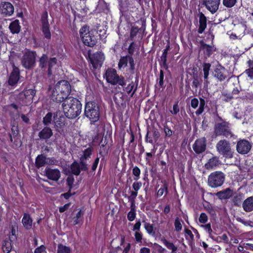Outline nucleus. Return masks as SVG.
Instances as JSON below:
<instances>
[{
    "instance_id": "f257e3e1",
    "label": "nucleus",
    "mask_w": 253,
    "mask_h": 253,
    "mask_svg": "<svg viewBox=\"0 0 253 253\" xmlns=\"http://www.w3.org/2000/svg\"><path fill=\"white\" fill-rule=\"evenodd\" d=\"M71 85L69 83L65 80L58 82L53 87H50L49 93L54 101L62 102L69 94L71 91Z\"/></svg>"
},
{
    "instance_id": "f03ea898",
    "label": "nucleus",
    "mask_w": 253,
    "mask_h": 253,
    "mask_svg": "<svg viewBox=\"0 0 253 253\" xmlns=\"http://www.w3.org/2000/svg\"><path fill=\"white\" fill-rule=\"evenodd\" d=\"M62 107L65 116L69 119H75L82 112V104L76 98L69 97L62 103Z\"/></svg>"
},
{
    "instance_id": "7ed1b4c3",
    "label": "nucleus",
    "mask_w": 253,
    "mask_h": 253,
    "mask_svg": "<svg viewBox=\"0 0 253 253\" xmlns=\"http://www.w3.org/2000/svg\"><path fill=\"white\" fill-rule=\"evenodd\" d=\"M84 114L90 120L91 123H95L98 121L100 116L98 105L94 102L86 103L84 109Z\"/></svg>"
},
{
    "instance_id": "20e7f679",
    "label": "nucleus",
    "mask_w": 253,
    "mask_h": 253,
    "mask_svg": "<svg viewBox=\"0 0 253 253\" xmlns=\"http://www.w3.org/2000/svg\"><path fill=\"white\" fill-rule=\"evenodd\" d=\"M216 149L219 154L225 158L231 159L233 157L234 151L230 143L226 140H220L216 145Z\"/></svg>"
},
{
    "instance_id": "39448f33",
    "label": "nucleus",
    "mask_w": 253,
    "mask_h": 253,
    "mask_svg": "<svg viewBox=\"0 0 253 253\" xmlns=\"http://www.w3.org/2000/svg\"><path fill=\"white\" fill-rule=\"evenodd\" d=\"M225 180V175L221 171L213 172L208 177V183L211 188H217L221 186Z\"/></svg>"
},
{
    "instance_id": "423d86ee",
    "label": "nucleus",
    "mask_w": 253,
    "mask_h": 253,
    "mask_svg": "<svg viewBox=\"0 0 253 253\" xmlns=\"http://www.w3.org/2000/svg\"><path fill=\"white\" fill-rule=\"evenodd\" d=\"M80 34L84 44L89 46H92L95 44L96 38L92 36L87 26H84L80 29Z\"/></svg>"
},
{
    "instance_id": "0eeeda50",
    "label": "nucleus",
    "mask_w": 253,
    "mask_h": 253,
    "mask_svg": "<svg viewBox=\"0 0 253 253\" xmlns=\"http://www.w3.org/2000/svg\"><path fill=\"white\" fill-rule=\"evenodd\" d=\"M105 76L108 83L114 85L118 84L122 86L125 84L124 79L117 75V71L114 69H108L106 71Z\"/></svg>"
},
{
    "instance_id": "6e6552de",
    "label": "nucleus",
    "mask_w": 253,
    "mask_h": 253,
    "mask_svg": "<svg viewBox=\"0 0 253 253\" xmlns=\"http://www.w3.org/2000/svg\"><path fill=\"white\" fill-rule=\"evenodd\" d=\"M214 133L216 136L223 135L226 137L232 136L229 124L226 122L216 124L214 126Z\"/></svg>"
},
{
    "instance_id": "1a4fd4ad",
    "label": "nucleus",
    "mask_w": 253,
    "mask_h": 253,
    "mask_svg": "<svg viewBox=\"0 0 253 253\" xmlns=\"http://www.w3.org/2000/svg\"><path fill=\"white\" fill-rule=\"evenodd\" d=\"M36 54L33 51H28L26 52L21 60L23 66L26 69H31L35 65Z\"/></svg>"
},
{
    "instance_id": "9d476101",
    "label": "nucleus",
    "mask_w": 253,
    "mask_h": 253,
    "mask_svg": "<svg viewBox=\"0 0 253 253\" xmlns=\"http://www.w3.org/2000/svg\"><path fill=\"white\" fill-rule=\"evenodd\" d=\"M88 57L90 63L94 69L101 67L105 58L104 54L101 52H97L93 54L89 52Z\"/></svg>"
},
{
    "instance_id": "9b49d317",
    "label": "nucleus",
    "mask_w": 253,
    "mask_h": 253,
    "mask_svg": "<svg viewBox=\"0 0 253 253\" xmlns=\"http://www.w3.org/2000/svg\"><path fill=\"white\" fill-rule=\"evenodd\" d=\"M252 145L251 142L246 139H240L236 145V150L240 154H248L251 150Z\"/></svg>"
},
{
    "instance_id": "f8f14e48",
    "label": "nucleus",
    "mask_w": 253,
    "mask_h": 253,
    "mask_svg": "<svg viewBox=\"0 0 253 253\" xmlns=\"http://www.w3.org/2000/svg\"><path fill=\"white\" fill-rule=\"evenodd\" d=\"M13 59L14 55H11L10 56V61L13 64V71L10 75L8 83L12 86L16 84L19 79V71L18 68L15 66L13 63Z\"/></svg>"
},
{
    "instance_id": "ddd939ff",
    "label": "nucleus",
    "mask_w": 253,
    "mask_h": 253,
    "mask_svg": "<svg viewBox=\"0 0 253 253\" xmlns=\"http://www.w3.org/2000/svg\"><path fill=\"white\" fill-rule=\"evenodd\" d=\"M134 63L132 57L130 56H126L122 57L118 64V67L122 70L126 67H129V70L133 71L134 69Z\"/></svg>"
},
{
    "instance_id": "4468645a",
    "label": "nucleus",
    "mask_w": 253,
    "mask_h": 253,
    "mask_svg": "<svg viewBox=\"0 0 253 253\" xmlns=\"http://www.w3.org/2000/svg\"><path fill=\"white\" fill-rule=\"evenodd\" d=\"M206 146V139L205 137H202L195 141L193 149L197 154H200L205 151Z\"/></svg>"
},
{
    "instance_id": "2eb2a0df",
    "label": "nucleus",
    "mask_w": 253,
    "mask_h": 253,
    "mask_svg": "<svg viewBox=\"0 0 253 253\" xmlns=\"http://www.w3.org/2000/svg\"><path fill=\"white\" fill-rule=\"evenodd\" d=\"M35 94V90L32 89H26L20 93V97L23 99V104L27 105L32 101Z\"/></svg>"
},
{
    "instance_id": "dca6fc26",
    "label": "nucleus",
    "mask_w": 253,
    "mask_h": 253,
    "mask_svg": "<svg viewBox=\"0 0 253 253\" xmlns=\"http://www.w3.org/2000/svg\"><path fill=\"white\" fill-rule=\"evenodd\" d=\"M220 0H205L203 4L211 13H214L218 9Z\"/></svg>"
},
{
    "instance_id": "f3484780",
    "label": "nucleus",
    "mask_w": 253,
    "mask_h": 253,
    "mask_svg": "<svg viewBox=\"0 0 253 253\" xmlns=\"http://www.w3.org/2000/svg\"><path fill=\"white\" fill-rule=\"evenodd\" d=\"M1 13L5 16H10L14 12V7L11 3L8 2H2L0 6Z\"/></svg>"
},
{
    "instance_id": "a211bd4d",
    "label": "nucleus",
    "mask_w": 253,
    "mask_h": 253,
    "mask_svg": "<svg viewBox=\"0 0 253 253\" xmlns=\"http://www.w3.org/2000/svg\"><path fill=\"white\" fill-rule=\"evenodd\" d=\"M47 18V14L46 12L42 17V31L44 37L46 39H50L51 37V34Z\"/></svg>"
},
{
    "instance_id": "6ab92c4d",
    "label": "nucleus",
    "mask_w": 253,
    "mask_h": 253,
    "mask_svg": "<svg viewBox=\"0 0 253 253\" xmlns=\"http://www.w3.org/2000/svg\"><path fill=\"white\" fill-rule=\"evenodd\" d=\"M227 73L226 69L220 65L217 66L214 70V77L220 81H223L226 78Z\"/></svg>"
},
{
    "instance_id": "aec40b11",
    "label": "nucleus",
    "mask_w": 253,
    "mask_h": 253,
    "mask_svg": "<svg viewBox=\"0 0 253 253\" xmlns=\"http://www.w3.org/2000/svg\"><path fill=\"white\" fill-rule=\"evenodd\" d=\"M45 173L48 178L52 180L57 181L60 177V172L57 169H46Z\"/></svg>"
},
{
    "instance_id": "412c9836",
    "label": "nucleus",
    "mask_w": 253,
    "mask_h": 253,
    "mask_svg": "<svg viewBox=\"0 0 253 253\" xmlns=\"http://www.w3.org/2000/svg\"><path fill=\"white\" fill-rule=\"evenodd\" d=\"M92 153V148L88 147L85 149L83 152V155L80 158V163L81 165V169L86 170L87 169V165L85 163L84 160L90 157Z\"/></svg>"
},
{
    "instance_id": "4be33fe9",
    "label": "nucleus",
    "mask_w": 253,
    "mask_h": 253,
    "mask_svg": "<svg viewBox=\"0 0 253 253\" xmlns=\"http://www.w3.org/2000/svg\"><path fill=\"white\" fill-rule=\"evenodd\" d=\"M243 210L246 212H251L253 211V196L247 198L242 204Z\"/></svg>"
},
{
    "instance_id": "5701e85b",
    "label": "nucleus",
    "mask_w": 253,
    "mask_h": 253,
    "mask_svg": "<svg viewBox=\"0 0 253 253\" xmlns=\"http://www.w3.org/2000/svg\"><path fill=\"white\" fill-rule=\"evenodd\" d=\"M233 194V190L228 188L217 192L216 195L220 199H227L230 198Z\"/></svg>"
},
{
    "instance_id": "b1692460",
    "label": "nucleus",
    "mask_w": 253,
    "mask_h": 253,
    "mask_svg": "<svg viewBox=\"0 0 253 253\" xmlns=\"http://www.w3.org/2000/svg\"><path fill=\"white\" fill-rule=\"evenodd\" d=\"M53 135L52 129L48 127L43 128L39 133V136L41 139H47Z\"/></svg>"
},
{
    "instance_id": "393cba45",
    "label": "nucleus",
    "mask_w": 253,
    "mask_h": 253,
    "mask_svg": "<svg viewBox=\"0 0 253 253\" xmlns=\"http://www.w3.org/2000/svg\"><path fill=\"white\" fill-rule=\"evenodd\" d=\"M220 165V162L217 157H214L210 159L208 162L205 164V168L208 169H212Z\"/></svg>"
},
{
    "instance_id": "a878e982",
    "label": "nucleus",
    "mask_w": 253,
    "mask_h": 253,
    "mask_svg": "<svg viewBox=\"0 0 253 253\" xmlns=\"http://www.w3.org/2000/svg\"><path fill=\"white\" fill-rule=\"evenodd\" d=\"M49 160L44 156L39 155L36 160V165L37 168H40L44 166L45 164L49 163Z\"/></svg>"
},
{
    "instance_id": "bb28decb",
    "label": "nucleus",
    "mask_w": 253,
    "mask_h": 253,
    "mask_svg": "<svg viewBox=\"0 0 253 253\" xmlns=\"http://www.w3.org/2000/svg\"><path fill=\"white\" fill-rule=\"evenodd\" d=\"M22 222L24 226L27 229H30L32 228V219H31L30 216L27 214L25 213L24 216L22 220Z\"/></svg>"
},
{
    "instance_id": "cd10ccee",
    "label": "nucleus",
    "mask_w": 253,
    "mask_h": 253,
    "mask_svg": "<svg viewBox=\"0 0 253 253\" xmlns=\"http://www.w3.org/2000/svg\"><path fill=\"white\" fill-rule=\"evenodd\" d=\"M9 28L12 34H17L19 33L21 27L19 25V20H15L12 22L9 26Z\"/></svg>"
},
{
    "instance_id": "c85d7f7f",
    "label": "nucleus",
    "mask_w": 253,
    "mask_h": 253,
    "mask_svg": "<svg viewBox=\"0 0 253 253\" xmlns=\"http://www.w3.org/2000/svg\"><path fill=\"white\" fill-rule=\"evenodd\" d=\"M246 27L243 24H239L237 25L235 28L236 33L238 35L239 39H241L245 35Z\"/></svg>"
},
{
    "instance_id": "c756f323",
    "label": "nucleus",
    "mask_w": 253,
    "mask_h": 253,
    "mask_svg": "<svg viewBox=\"0 0 253 253\" xmlns=\"http://www.w3.org/2000/svg\"><path fill=\"white\" fill-rule=\"evenodd\" d=\"M199 23L200 26L198 32L200 34H202L207 27V20L203 14H202L200 16Z\"/></svg>"
},
{
    "instance_id": "7c9ffc66",
    "label": "nucleus",
    "mask_w": 253,
    "mask_h": 253,
    "mask_svg": "<svg viewBox=\"0 0 253 253\" xmlns=\"http://www.w3.org/2000/svg\"><path fill=\"white\" fill-rule=\"evenodd\" d=\"M11 241H4L2 244V249L5 253H9L12 250Z\"/></svg>"
},
{
    "instance_id": "2f4dec72",
    "label": "nucleus",
    "mask_w": 253,
    "mask_h": 253,
    "mask_svg": "<svg viewBox=\"0 0 253 253\" xmlns=\"http://www.w3.org/2000/svg\"><path fill=\"white\" fill-rule=\"evenodd\" d=\"M203 72H204V77L205 80V82L208 84V78L209 74V71L211 68V64L210 63H205L203 65Z\"/></svg>"
},
{
    "instance_id": "473e14b6",
    "label": "nucleus",
    "mask_w": 253,
    "mask_h": 253,
    "mask_svg": "<svg viewBox=\"0 0 253 253\" xmlns=\"http://www.w3.org/2000/svg\"><path fill=\"white\" fill-rule=\"evenodd\" d=\"M162 241L168 249L171 250L172 253L175 252L177 250V247H176L172 243L169 242L165 239H162Z\"/></svg>"
},
{
    "instance_id": "72a5a7b5",
    "label": "nucleus",
    "mask_w": 253,
    "mask_h": 253,
    "mask_svg": "<svg viewBox=\"0 0 253 253\" xmlns=\"http://www.w3.org/2000/svg\"><path fill=\"white\" fill-rule=\"evenodd\" d=\"M54 121L55 125L57 127L61 128L65 126L64 118L63 117H60L58 118L57 116L54 117Z\"/></svg>"
},
{
    "instance_id": "f704fd0d",
    "label": "nucleus",
    "mask_w": 253,
    "mask_h": 253,
    "mask_svg": "<svg viewBox=\"0 0 253 253\" xmlns=\"http://www.w3.org/2000/svg\"><path fill=\"white\" fill-rule=\"evenodd\" d=\"M57 60L55 58H51L48 61V74L51 75L52 74V69L56 65Z\"/></svg>"
},
{
    "instance_id": "c9c22d12",
    "label": "nucleus",
    "mask_w": 253,
    "mask_h": 253,
    "mask_svg": "<svg viewBox=\"0 0 253 253\" xmlns=\"http://www.w3.org/2000/svg\"><path fill=\"white\" fill-rule=\"evenodd\" d=\"M71 250L69 247L59 244L57 248V253H70Z\"/></svg>"
},
{
    "instance_id": "e433bc0d",
    "label": "nucleus",
    "mask_w": 253,
    "mask_h": 253,
    "mask_svg": "<svg viewBox=\"0 0 253 253\" xmlns=\"http://www.w3.org/2000/svg\"><path fill=\"white\" fill-rule=\"evenodd\" d=\"M72 172L75 175H79L80 173V167L77 162L73 163L71 166Z\"/></svg>"
},
{
    "instance_id": "4c0bfd02",
    "label": "nucleus",
    "mask_w": 253,
    "mask_h": 253,
    "mask_svg": "<svg viewBox=\"0 0 253 253\" xmlns=\"http://www.w3.org/2000/svg\"><path fill=\"white\" fill-rule=\"evenodd\" d=\"M83 215V212L80 210L78 212L76 216L73 218L72 222L74 225L78 224L82 221L81 217Z\"/></svg>"
},
{
    "instance_id": "58836bf2",
    "label": "nucleus",
    "mask_w": 253,
    "mask_h": 253,
    "mask_svg": "<svg viewBox=\"0 0 253 253\" xmlns=\"http://www.w3.org/2000/svg\"><path fill=\"white\" fill-rule=\"evenodd\" d=\"M144 228L146 230L147 232L150 235H154L155 234V231L154 230V226L147 222H145L144 223Z\"/></svg>"
},
{
    "instance_id": "ea45409f",
    "label": "nucleus",
    "mask_w": 253,
    "mask_h": 253,
    "mask_svg": "<svg viewBox=\"0 0 253 253\" xmlns=\"http://www.w3.org/2000/svg\"><path fill=\"white\" fill-rule=\"evenodd\" d=\"M205 105V101L202 98L200 99V106L199 109L196 111V114L198 115L201 114L204 110Z\"/></svg>"
},
{
    "instance_id": "a19ab883",
    "label": "nucleus",
    "mask_w": 253,
    "mask_h": 253,
    "mask_svg": "<svg viewBox=\"0 0 253 253\" xmlns=\"http://www.w3.org/2000/svg\"><path fill=\"white\" fill-rule=\"evenodd\" d=\"M134 84L133 82H131L130 84H129L127 85V86H126V91L128 94L130 93L131 92V91H132V93L130 95V96L131 97L133 96V94L135 92L136 89H134Z\"/></svg>"
},
{
    "instance_id": "79ce46f5",
    "label": "nucleus",
    "mask_w": 253,
    "mask_h": 253,
    "mask_svg": "<svg viewBox=\"0 0 253 253\" xmlns=\"http://www.w3.org/2000/svg\"><path fill=\"white\" fill-rule=\"evenodd\" d=\"M47 56L43 54L40 59V66L42 68H45L46 66Z\"/></svg>"
},
{
    "instance_id": "37998d69",
    "label": "nucleus",
    "mask_w": 253,
    "mask_h": 253,
    "mask_svg": "<svg viewBox=\"0 0 253 253\" xmlns=\"http://www.w3.org/2000/svg\"><path fill=\"white\" fill-rule=\"evenodd\" d=\"M52 115L51 113H48L43 118V123L45 125H49L52 121Z\"/></svg>"
},
{
    "instance_id": "c03bdc74",
    "label": "nucleus",
    "mask_w": 253,
    "mask_h": 253,
    "mask_svg": "<svg viewBox=\"0 0 253 253\" xmlns=\"http://www.w3.org/2000/svg\"><path fill=\"white\" fill-rule=\"evenodd\" d=\"M237 2V0H223V4L227 7H233Z\"/></svg>"
},
{
    "instance_id": "a18cd8bd",
    "label": "nucleus",
    "mask_w": 253,
    "mask_h": 253,
    "mask_svg": "<svg viewBox=\"0 0 253 253\" xmlns=\"http://www.w3.org/2000/svg\"><path fill=\"white\" fill-rule=\"evenodd\" d=\"M132 173L134 176V180H137L140 178V170L137 167H135L132 169Z\"/></svg>"
},
{
    "instance_id": "49530a36",
    "label": "nucleus",
    "mask_w": 253,
    "mask_h": 253,
    "mask_svg": "<svg viewBox=\"0 0 253 253\" xmlns=\"http://www.w3.org/2000/svg\"><path fill=\"white\" fill-rule=\"evenodd\" d=\"M17 231V227L15 225L12 226L11 231L9 235V240L10 241L14 240L16 238V233Z\"/></svg>"
},
{
    "instance_id": "de8ad7c7",
    "label": "nucleus",
    "mask_w": 253,
    "mask_h": 253,
    "mask_svg": "<svg viewBox=\"0 0 253 253\" xmlns=\"http://www.w3.org/2000/svg\"><path fill=\"white\" fill-rule=\"evenodd\" d=\"M175 229L177 232H179L182 229V224L178 218H176L174 222Z\"/></svg>"
},
{
    "instance_id": "09e8293b",
    "label": "nucleus",
    "mask_w": 253,
    "mask_h": 253,
    "mask_svg": "<svg viewBox=\"0 0 253 253\" xmlns=\"http://www.w3.org/2000/svg\"><path fill=\"white\" fill-rule=\"evenodd\" d=\"M161 62L162 66L167 69L168 68V66L167 64V56L166 55H162L161 57Z\"/></svg>"
},
{
    "instance_id": "8fccbe9b",
    "label": "nucleus",
    "mask_w": 253,
    "mask_h": 253,
    "mask_svg": "<svg viewBox=\"0 0 253 253\" xmlns=\"http://www.w3.org/2000/svg\"><path fill=\"white\" fill-rule=\"evenodd\" d=\"M135 241L138 243H142V235L139 231H135L134 233Z\"/></svg>"
},
{
    "instance_id": "3c124183",
    "label": "nucleus",
    "mask_w": 253,
    "mask_h": 253,
    "mask_svg": "<svg viewBox=\"0 0 253 253\" xmlns=\"http://www.w3.org/2000/svg\"><path fill=\"white\" fill-rule=\"evenodd\" d=\"M208 216L205 213L203 212L201 213L199 218V220L200 223H205L208 221Z\"/></svg>"
},
{
    "instance_id": "603ef678",
    "label": "nucleus",
    "mask_w": 253,
    "mask_h": 253,
    "mask_svg": "<svg viewBox=\"0 0 253 253\" xmlns=\"http://www.w3.org/2000/svg\"><path fill=\"white\" fill-rule=\"evenodd\" d=\"M165 193L166 194L167 193V187L166 186H164L158 190L157 194V196L161 197Z\"/></svg>"
},
{
    "instance_id": "864d4df0",
    "label": "nucleus",
    "mask_w": 253,
    "mask_h": 253,
    "mask_svg": "<svg viewBox=\"0 0 253 253\" xmlns=\"http://www.w3.org/2000/svg\"><path fill=\"white\" fill-rule=\"evenodd\" d=\"M142 186V183L141 182H135L132 184V188L134 191L138 192Z\"/></svg>"
},
{
    "instance_id": "5fc2aeb1",
    "label": "nucleus",
    "mask_w": 253,
    "mask_h": 253,
    "mask_svg": "<svg viewBox=\"0 0 253 253\" xmlns=\"http://www.w3.org/2000/svg\"><path fill=\"white\" fill-rule=\"evenodd\" d=\"M204 228V230L208 233L209 235H211L212 230L211 228V224L210 223L207 224L206 225H202L201 226Z\"/></svg>"
},
{
    "instance_id": "6e6d98bb",
    "label": "nucleus",
    "mask_w": 253,
    "mask_h": 253,
    "mask_svg": "<svg viewBox=\"0 0 253 253\" xmlns=\"http://www.w3.org/2000/svg\"><path fill=\"white\" fill-rule=\"evenodd\" d=\"M135 211H130L127 214V218L128 219L132 221H133L135 218Z\"/></svg>"
},
{
    "instance_id": "4d7b16f0",
    "label": "nucleus",
    "mask_w": 253,
    "mask_h": 253,
    "mask_svg": "<svg viewBox=\"0 0 253 253\" xmlns=\"http://www.w3.org/2000/svg\"><path fill=\"white\" fill-rule=\"evenodd\" d=\"M138 192L135 191H132L130 192V195L128 197L129 201H135L136 197L137 196Z\"/></svg>"
},
{
    "instance_id": "13d9d810",
    "label": "nucleus",
    "mask_w": 253,
    "mask_h": 253,
    "mask_svg": "<svg viewBox=\"0 0 253 253\" xmlns=\"http://www.w3.org/2000/svg\"><path fill=\"white\" fill-rule=\"evenodd\" d=\"M199 104V101L197 98H193L191 101V105L194 109L196 108Z\"/></svg>"
},
{
    "instance_id": "bf43d9fd",
    "label": "nucleus",
    "mask_w": 253,
    "mask_h": 253,
    "mask_svg": "<svg viewBox=\"0 0 253 253\" xmlns=\"http://www.w3.org/2000/svg\"><path fill=\"white\" fill-rule=\"evenodd\" d=\"M152 137L154 138V141L156 142L160 137V133L157 130H154L153 132Z\"/></svg>"
},
{
    "instance_id": "052dcab7",
    "label": "nucleus",
    "mask_w": 253,
    "mask_h": 253,
    "mask_svg": "<svg viewBox=\"0 0 253 253\" xmlns=\"http://www.w3.org/2000/svg\"><path fill=\"white\" fill-rule=\"evenodd\" d=\"M45 247L42 245L40 247L37 248L35 251V253H42L45 251Z\"/></svg>"
},
{
    "instance_id": "680f3d73",
    "label": "nucleus",
    "mask_w": 253,
    "mask_h": 253,
    "mask_svg": "<svg viewBox=\"0 0 253 253\" xmlns=\"http://www.w3.org/2000/svg\"><path fill=\"white\" fill-rule=\"evenodd\" d=\"M141 226V222L140 221H137L136 222V223L134 224L133 230L135 231H139L140 228Z\"/></svg>"
},
{
    "instance_id": "e2e57ef3",
    "label": "nucleus",
    "mask_w": 253,
    "mask_h": 253,
    "mask_svg": "<svg viewBox=\"0 0 253 253\" xmlns=\"http://www.w3.org/2000/svg\"><path fill=\"white\" fill-rule=\"evenodd\" d=\"M179 111V107L177 103L175 104L173 106V110L171 111L173 114H176Z\"/></svg>"
},
{
    "instance_id": "0e129e2a",
    "label": "nucleus",
    "mask_w": 253,
    "mask_h": 253,
    "mask_svg": "<svg viewBox=\"0 0 253 253\" xmlns=\"http://www.w3.org/2000/svg\"><path fill=\"white\" fill-rule=\"evenodd\" d=\"M70 205V204L69 203H68V204H65V205H64L62 207H60L59 209V212H63L65 211H66L69 208Z\"/></svg>"
},
{
    "instance_id": "69168bd1",
    "label": "nucleus",
    "mask_w": 253,
    "mask_h": 253,
    "mask_svg": "<svg viewBox=\"0 0 253 253\" xmlns=\"http://www.w3.org/2000/svg\"><path fill=\"white\" fill-rule=\"evenodd\" d=\"M245 72L251 79H253V68L248 69Z\"/></svg>"
},
{
    "instance_id": "338daca9",
    "label": "nucleus",
    "mask_w": 253,
    "mask_h": 253,
    "mask_svg": "<svg viewBox=\"0 0 253 253\" xmlns=\"http://www.w3.org/2000/svg\"><path fill=\"white\" fill-rule=\"evenodd\" d=\"M99 158H97L95 160V161L93 163V164L92 166V168H91L92 170H95L96 169L98 164V163H99Z\"/></svg>"
},
{
    "instance_id": "774afa93",
    "label": "nucleus",
    "mask_w": 253,
    "mask_h": 253,
    "mask_svg": "<svg viewBox=\"0 0 253 253\" xmlns=\"http://www.w3.org/2000/svg\"><path fill=\"white\" fill-rule=\"evenodd\" d=\"M244 246L247 249L253 250V243H245Z\"/></svg>"
}]
</instances>
